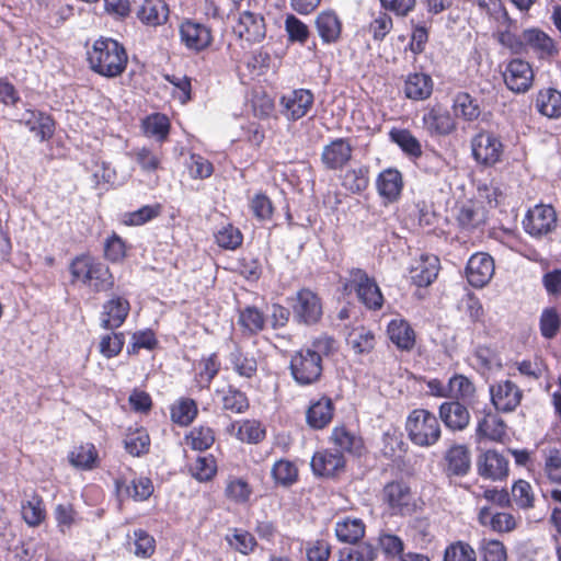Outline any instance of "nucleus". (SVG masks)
Listing matches in <instances>:
<instances>
[{
  "label": "nucleus",
  "instance_id": "nucleus-43",
  "mask_svg": "<svg viewBox=\"0 0 561 561\" xmlns=\"http://www.w3.org/2000/svg\"><path fill=\"white\" fill-rule=\"evenodd\" d=\"M22 517L31 526H38L46 517V511L41 496L33 494L31 499L22 503Z\"/></svg>",
  "mask_w": 561,
  "mask_h": 561
},
{
  "label": "nucleus",
  "instance_id": "nucleus-12",
  "mask_svg": "<svg viewBox=\"0 0 561 561\" xmlns=\"http://www.w3.org/2000/svg\"><path fill=\"white\" fill-rule=\"evenodd\" d=\"M533 81L534 71L529 62L516 58L507 64L504 82L511 91L525 93L531 88Z\"/></svg>",
  "mask_w": 561,
  "mask_h": 561
},
{
  "label": "nucleus",
  "instance_id": "nucleus-26",
  "mask_svg": "<svg viewBox=\"0 0 561 561\" xmlns=\"http://www.w3.org/2000/svg\"><path fill=\"white\" fill-rule=\"evenodd\" d=\"M141 2L137 11L138 19L148 26H158L167 22L168 5L162 0H134Z\"/></svg>",
  "mask_w": 561,
  "mask_h": 561
},
{
  "label": "nucleus",
  "instance_id": "nucleus-46",
  "mask_svg": "<svg viewBox=\"0 0 561 561\" xmlns=\"http://www.w3.org/2000/svg\"><path fill=\"white\" fill-rule=\"evenodd\" d=\"M272 477L280 485L288 486L297 481L298 469L296 465L286 459H279L272 467Z\"/></svg>",
  "mask_w": 561,
  "mask_h": 561
},
{
  "label": "nucleus",
  "instance_id": "nucleus-39",
  "mask_svg": "<svg viewBox=\"0 0 561 561\" xmlns=\"http://www.w3.org/2000/svg\"><path fill=\"white\" fill-rule=\"evenodd\" d=\"M391 141L397 144L401 150L412 157L419 158L422 154L420 141L408 129L392 128L389 133Z\"/></svg>",
  "mask_w": 561,
  "mask_h": 561
},
{
  "label": "nucleus",
  "instance_id": "nucleus-7",
  "mask_svg": "<svg viewBox=\"0 0 561 561\" xmlns=\"http://www.w3.org/2000/svg\"><path fill=\"white\" fill-rule=\"evenodd\" d=\"M295 321L304 324H316L320 321L323 308L320 297L309 288L297 291L291 304Z\"/></svg>",
  "mask_w": 561,
  "mask_h": 561
},
{
  "label": "nucleus",
  "instance_id": "nucleus-60",
  "mask_svg": "<svg viewBox=\"0 0 561 561\" xmlns=\"http://www.w3.org/2000/svg\"><path fill=\"white\" fill-rule=\"evenodd\" d=\"M134 157L144 172L151 173L159 169L162 156L160 151L142 147L135 150Z\"/></svg>",
  "mask_w": 561,
  "mask_h": 561
},
{
  "label": "nucleus",
  "instance_id": "nucleus-50",
  "mask_svg": "<svg viewBox=\"0 0 561 561\" xmlns=\"http://www.w3.org/2000/svg\"><path fill=\"white\" fill-rule=\"evenodd\" d=\"M230 363L233 370L241 377L251 378L257 370V363L253 356L236 350L230 354Z\"/></svg>",
  "mask_w": 561,
  "mask_h": 561
},
{
  "label": "nucleus",
  "instance_id": "nucleus-54",
  "mask_svg": "<svg viewBox=\"0 0 561 561\" xmlns=\"http://www.w3.org/2000/svg\"><path fill=\"white\" fill-rule=\"evenodd\" d=\"M32 117L26 122L30 130L35 134L41 141L49 139L55 130L54 121L42 113H32Z\"/></svg>",
  "mask_w": 561,
  "mask_h": 561
},
{
  "label": "nucleus",
  "instance_id": "nucleus-31",
  "mask_svg": "<svg viewBox=\"0 0 561 561\" xmlns=\"http://www.w3.org/2000/svg\"><path fill=\"white\" fill-rule=\"evenodd\" d=\"M535 106L548 118L561 117V92L553 88L541 89L537 93Z\"/></svg>",
  "mask_w": 561,
  "mask_h": 561
},
{
  "label": "nucleus",
  "instance_id": "nucleus-4",
  "mask_svg": "<svg viewBox=\"0 0 561 561\" xmlns=\"http://www.w3.org/2000/svg\"><path fill=\"white\" fill-rule=\"evenodd\" d=\"M354 290L359 301L370 310H379L383 296L376 280L360 268H352L345 284V289Z\"/></svg>",
  "mask_w": 561,
  "mask_h": 561
},
{
  "label": "nucleus",
  "instance_id": "nucleus-18",
  "mask_svg": "<svg viewBox=\"0 0 561 561\" xmlns=\"http://www.w3.org/2000/svg\"><path fill=\"white\" fill-rule=\"evenodd\" d=\"M479 524L497 534L511 533L517 527V518L508 512H499L491 506H482L478 512Z\"/></svg>",
  "mask_w": 561,
  "mask_h": 561
},
{
  "label": "nucleus",
  "instance_id": "nucleus-53",
  "mask_svg": "<svg viewBox=\"0 0 561 561\" xmlns=\"http://www.w3.org/2000/svg\"><path fill=\"white\" fill-rule=\"evenodd\" d=\"M368 174L367 167L348 170L343 176V186L352 193H360L368 186Z\"/></svg>",
  "mask_w": 561,
  "mask_h": 561
},
{
  "label": "nucleus",
  "instance_id": "nucleus-27",
  "mask_svg": "<svg viewBox=\"0 0 561 561\" xmlns=\"http://www.w3.org/2000/svg\"><path fill=\"white\" fill-rule=\"evenodd\" d=\"M334 414V405L330 398L322 397L312 402L307 411V423L314 430H322L330 424Z\"/></svg>",
  "mask_w": 561,
  "mask_h": 561
},
{
  "label": "nucleus",
  "instance_id": "nucleus-11",
  "mask_svg": "<svg viewBox=\"0 0 561 561\" xmlns=\"http://www.w3.org/2000/svg\"><path fill=\"white\" fill-rule=\"evenodd\" d=\"M494 261L491 255L478 252L471 255L466 267V277L476 288H482L490 283L494 275Z\"/></svg>",
  "mask_w": 561,
  "mask_h": 561
},
{
  "label": "nucleus",
  "instance_id": "nucleus-64",
  "mask_svg": "<svg viewBox=\"0 0 561 561\" xmlns=\"http://www.w3.org/2000/svg\"><path fill=\"white\" fill-rule=\"evenodd\" d=\"M480 550L483 561H506V549L500 540L483 539Z\"/></svg>",
  "mask_w": 561,
  "mask_h": 561
},
{
  "label": "nucleus",
  "instance_id": "nucleus-44",
  "mask_svg": "<svg viewBox=\"0 0 561 561\" xmlns=\"http://www.w3.org/2000/svg\"><path fill=\"white\" fill-rule=\"evenodd\" d=\"M162 206L158 203L145 205L141 208L125 213L122 222L126 226H141L160 216Z\"/></svg>",
  "mask_w": 561,
  "mask_h": 561
},
{
  "label": "nucleus",
  "instance_id": "nucleus-55",
  "mask_svg": "<svg viewBox=\"0 0 561 561\" xmlns=\"http://www.w3.org/2000/svg\"><path fill=\"white\" fill-rule=\"evenodd\" d=\"M125 449L131 456H140L148 451L150 445V438L148 433L140 428L130 432L124 439Z\"/></svg>",
  "mask_w": 561,
  "mask_h": 561
},
{
  "label": "nucleus",
  "instance_id": "nucleus-8",
  "mask_svg": "<svg viewBox=\"0 0 561 561\" xmlns=\"http://www.w3.org/2000/svg\"><path fill=\"white\" fill-rule=\"evenodd\" d=\"M524 229L534 237L551 232L557 226V214L551 205L539 204L529 209L523 220Z\"/></svg>",
  "mask_w": 561,
  "mask_h": 561
},
{
  "label": "nucleus",
  "instance_id": "nucleus-22",
  "mask_svg": "<svg viewBox=\"0 0 561 561\" xmlns=\"http://www.w3.org/2000/svg\"><path fill=\"white\" fill-rule=\"evenodd\" d=\"M316 30L323 44H335L342 34V22L334 11L320 12L314 21Z\"/></svg>",
  "mask_w": 561,
  "mask_h": 561
},
{
  "label": "nucleus",
  "instance_id": "nucleus-42",
  "mask_svg": "<svg viewBox=\"0 0 561 561\" xmlns=\"http://www.w3.org/2000/svg\"><path fill=\"white\" fill-rule=\"evenodd\" d=\"M221 396L222 408L232 413H243L249 408V400L242 391L229 386L227 389L218 390Z\"/></svg>",
  "mask_w": 561,
  "mask_h": 561
},
{
  "label": "nucleus",
  "instance_id": "nucleus-49",
  "mask_svg": "<svg viewBox=\"0 0 561 561\" xmlns=\"http://www.w3.org/2000/svg\"><path fill=\"white\" fill-rule=\"evenodd\" d=\"M197 414V407L192 399H181L171 409V419L180 425H188Z\"/></svg>",
  "mask_w": 561,
  "mask_h": 561
},
{
  "label": "nucleus",
  "instance_id": "nucleus-10",
  "mask_svg": "<svg viewBox=\"0 0 561 561\" xmlns=\"http://www.w3.org/2000/svg\"><path fill=\"white\" fill-rule=\"evenodd\" d=\"M491 401L500 412L514 411L522 401L523 392L519 387L511 380H501L490 387Z\"/></svg>",
  "mask_w": 561,
  "mask_h": 561
},
{
  "label": "nucleus",
  "instance_id": "nucleus-51",
  "mask_svg": "<svg viewBox=\"0 0 561 561\" xmlns=\"http://www.w3.org/2000/svg\"><path fill=\"white\" fill-rule=\"evenodd\" d=\"M512 500L522 510H529L535 504V493L526 480H517L512 486Z\"/></svg>",
  "mask_w": 561,
  "mask_h": 561
},
{
  "label": "nucleus",
  "instance_id": "nucleus-14",
  "mask_svg": "<svg viewBox=\"0 0 561 561\" xmlns=\"http://www.w3.org/2000/svg\"><path fill=\"white\" fill-rule=\"evenodd\" d=\"M234 33L248 43H260L266 36L265 20L262 14L251 11L240 13Z\"/></svg>",
  "mask_w": 561,
  "mask_h": 561
},
{
  "label": "nucleus",
  "instance_id": "nucleus-17",
  "mask_svg": "<svg viewBox=\"0 0 561 561\" xmlns=\"http://www.w3.org/2000/svg\"><path fill=\"white\" fill-rule=\"evenodd\" d=\"M353 154V146L348 139L336 138L323 147L321 161L328 170L343 169Z\"/></svg>",
  "mask_w": 561,
  "mask_h": 561
},
{
  "label": "nucleus",
  "instance_id": "nucleus-5",
  "mask_svg": "<svg viewBox=\"0 0 561 561\" xmlns=\"http://www.w3.org/2000/svg\"><path fill=\"white\" fill-rule=\"evenodd\" d=\"M471 152L477 163L493 167L502 159L504 146L499 136L489 130H481L471 138Z\"/></svg>",
  "mask_w": 561,
  "mask_h": 561
},
{
  "label": "nucleus",
  "instance_id": "nucleus-58",
  "mask_svg": "<svg viewBox=\"0 0 561 561\" xmlns=\"http://www.w3.org/2000/svg\"><path fill=\"white\" fill-rule=\"evenodd\" d=\"M225 493L230 501L245 503L252 494V489L249 483L241 478H229Z\"/></svg>",
  "mask_w": 561,
  "mask_h": 561
},
{
  "label": "nucleus",
  "instance_id": "nucleus-13",
  "mask_svg": "<svg viewBox=\"0 0 561 561\" xmlns=\"http://www.w3.org/2000/svg\"><path fill=\"white\" fill-rule=\"evenodd\" d=\"M180 38L187 49L195 53L206 49L213 41L209 27L192 20L181 23Z\"/></svg>",
  "mask_w": 561,
  "mask_h": 561
},
{
  "label": "nucleus",
  "instance_id": "nucleus-1",
  "mask_svg": "<svg viewBox=\"0 0 561 561\" xmlns=\"http://www.w3.org/2000/svg\"><path fill=\"white\" fill-rule=\"evenodd\" d=\"M88 61L95 73L116 78L125 71L128 56L121 43L110 37H101L88 50Z\"/></svg>",
  "mask_w": 561,
  "mask_h": 561
},
{
  "label": "nucleus",
  "instance_id": "nucleus-3",
  "mask_svg": "<svg viewBox=\"0 0 561 561\" xmlns=\"http://www.w3.org/2000/svg\"><path fill=\"white\" fill-rule=\"evenodd\" d=\"M405 431L410 440L420 447L434 446L440 438L442 430L434 413L414 409L408 415Z\"/></svg>",
  "mask_w": 561,
  "mask_h": 561
},
{
  "label": "nucleus",
  "instance_id": "nucleus-37",
  "mask_svg": "<svg viewBox=\"0 0 561 561\" xmlns=\"http://www.w3.org/2000/svg\"><path fill=\"white\" fill-rule=\"evenodd\" d=\"M70 463L82 470H91L98 463V451L93 444L87 443L75 447L69 453Z\"/></svg>",
  "mask_w": 561,
  "mask_h": 561
},
{
  "label": "nucleus",
  "instance_id": "nucleus-57",
  "mask_svg": "<svg viewBox=\"0 0 561 561\" xmlns=\"http://www.w3.org/2000/svg\"><path fill=\"white\" fill-rule=\"evenodd\" d=\"M543 472L546 478L556 484H561V451L550 448L545 454Z\"/></svg>",
  "mask_w": 561,
  "mask_h": 561
},
{
  "label": "nucleus",
  "instance_id": "nucleus-9",
  "mask_svg": "<svg viewBox=\"0 0 561 561\" xmlns=\"http://www.w3.org/2000/svg\"><path fill=\"white\" fill-rule=\"evenodd\" d=\"M313 94L307 89L293 90L280 98L282 114L288 121H298L312 108Z\"/></svg>",
  "mask_w": 561,
  "mask_h": 561
},
{
  "label": "nucleus",
  "instance_id": "nucleus-24",
  "mask_svg": "<svg viewBox=\"0 0 561 561\" xmlns=\"http://www.w3.org/2000/svg\"><path fill=\"white\" fill-rule=\"evenodd\" d=\"M423 127L431 135L445 136L453 133L456 123L453 116L445 110L433 107L423 115Z\"/></svg>",
  "mask_w": 561,
  "mask_h": 561
},
{
  "label": "nucleus",
  "instance_id": "nucleus-20",
  "mask_svg": "<svg viewBox=\"0 0 561 561\" xmlns=\"http://www.w3.org/2000/svg\"><path fill=\"white\" fill-rule=\"evenodd\" d=\"M344 467L345 458L336 450L323 449L317 451L311 459L312 471L319 477H334L340 473Z\"/></svg>",
  "mask_w": 561,
  "mask_h": 561
},
{
  "label": "nucleus",
  "instance_id": "nucleus-36",
  "mask_svg": "<svg viewBox=\"0 0 561 561\" xmlns=\"http://www.w3.org/2000/svg\"><path fill=\"white\" fill-rule=\"evenodd\" d=\"M453 112L456 117L462 118L467 122L476 121L481 110L477 101L466 92L456 94L453 102Z\"/></svg>",
  "mask_w": 561,
  "mask_h": 561
},
{
  "label": "nucleus",
  "instance_id": "nucleus-32",
  "mask_svg": "<svg viewBox=\"0 0 561 561\" xmlns=\"http://www.w3.org/2000/svg\"><path fill=\"white\" fill-rule=\"evenodd\" d=\"M447 471L453 476H465L471 467L470 451L465 445H454L445 454Z\"/></svg>",
  "mask_w": 561,
  "mask_h": 561
},
{
  "label": "nucleus",
  "instance_id": "nucleus-62",
  "mask_svg": "<svg viewBox=\"0 0 561 561\" xmlns=\"http://www.w3.org/2000/svg\"><path fill=\"white\" fill-rule=\"evenodd\" d=\"M220 364L217 359L216 354H211L206 358H203L199 363V371L196 377V381L201 388L208 387L217 375Z\"/></svg>",
  "mask_w": 561,
  "mask_h": 561
},
{
  "label": "nucleus",
  "instance_id": "nucleus-63",
  "mask_svg": "<svg viewBox=\"0 0 561 561\" xmlns=\"http://www.w3.org/2000/svg\"><path fill=\"white\" fill-rule=\"evenodd\" d=\"M228 543L242 554H249L256 546V540L252 534L243 529H234L230 537H227Z\"/></svg>",
  "mask_w": 561,
  "mask_h": 561
},
{
  "label": "nucleus",
  "instance_id": "nucleus-47",
  "mask_svg": "<svg viewBox=\"0 0 561 561\" xmlns=\"http://www.w3.org/2000/svg\"><path fill=\"white\" fill-rule=\"evenodd\" d=\"M190 472L199 482L211 480L217 472L216 460L213 456H201L190 465Z\"/></svg>",
  "mask_w": 561,
  "mask_h": 561
},
{
  "label": "nucleus",
  "instance_id": "nucleus-52",
  "mask_svg": "<svg viewBox=\"0 0 561 561\" xmlns=\"http://www.w3.org/2000/svg\"><path fill=\"white\" fill-rule=\"evenodd\" d=\"M215 240L222 249L236 250L242 244L243 236L238 228L227 224L216 231Z\"/></svg>",
  "mask_w": 561,
  "mask_h": 561
},
{
  "label": "nucleus",
  "instance_id": "nucleus-25",
  "mask_svg": "<svg viewBox=\"0 0 561 561\" xmlns=\"http://www.w3.org/2000/svg\"><path fill=\"white\" fill-rule=\"evenodd\" d=\"M379 195L387 202H396L402 192L403 181L401 173L396 169L383 170L376 181Z\"/></svg>",
  "mask_w": 561,
  "mask_h": 561
},
{
  "label": "nucleus",
  "instance_id": "nucleus-41",
  "mask_svg": "<svg viewBox=\"0 0 561 561\" xmlns=\"http://www.w3.org/2000/svg\"><path fill=\"white\" fill-rule=\"evenodd\" d=\"M185 443L194 450H206L215 443V432L206 425L195 426L185 436Z\"/></svg>",
  "mask_w": 561,
  "mask_h": 561
},
{
  "label": "nucleus",
  "instance_id": "nucleus-35",
  "mask_svg": "<svg viewBox=\"0 0 561 561\" xmlns=\"http://www.w3.org/2000/svg\"><path fill=\"white\" fill-rule=\"evenodd\" d=\"M433 91V81L425 73L410 75L405 80L404 92L409 99L425 100Z\"/></svg>",
  "mask_w": 561,
  "mask_h": 561
},
{
  "label": "nucleus",
  "instance_id": "nucleus-45",
  "mask_svg": "<svg viewBox=\"0 0 561 561\" xmlns=\"http://www.w3.org/2000/svg\"><path fill=\"white\" fill-rule=\"evenodd\" d=\"M142 128L147 136L153 137L157 140H164L169 134L170 122L169 118L160 113H154L147 116L142 122Z\"/></svg>",
  "mask_w": 561,
  "mask_h": 561
},
{
  "label": "nucleus",
  "instance_id": "nucleus-15",
  "mask_svg": "<svg viewBox=\"0 0 561 561\" xmlns=\"http://www.w3.org/2000/svg\"><path fill=\"white\" fill-rule=\"evenodd\" d=\"M525 53L531 51L540 59H550L559 53L554 41L543 31L537 27L523 31Z\"/></svg>",
  "mask_w": 561,
  "mask_h": 561
},
{
  "label": "nucleus",
  "instance_id": "nucleus-23",
  "mask_svg": "<svg viewBox=\"0 0 561 561\" xmlns=\"http://www.w3.org/2000/svg\"><path fill=\"white\" fill-rule=\"evenodd\" d=\"M439 417L451 431H462L470 422V413L459 401L444 402L439 407Z\"/></svg>",
  "mask_w": 561,
  "mask_h": 561
},
{
  "label": "nucleus",
  "instance_id": "nucleus-34",
  "mask_svg": "<svg viewBox=\"0 0 561 561\" xmlns=\"http://www.w3.org/2000/svg\"><path fill=\"white\" fill-rule=\"evenodd\" d=\"M227 432L236 436L239 440L250 444H256L265 436V431L262 428L261 424L254 420L233 422L228 426Z\"/></svg>",
  "mask_w": 561,
  "mask_h": 561
},
{
  "label": "nucleus",
  "instance_id": "nucleus-16",
  "mask_svg": "<svg viewBox=\"0 0 561 561\" xmlns=\"http://www.w3.org/2000/svg\"><path fill=\"white\" fill-rule=\"evenodd\" d=\"M477 470L484 479L503 480L508 476V460L496 450H486L478 457Z\"/></svg>",
  "mask_w": 561,
  "mask_h": 561
},
{
  "label": "nucleus",
  "instance_id": "nucleus-33",
  "mask_svg": "<svg viewBox=\"0 0 561 561\" xmlns=\"http://www.w3.org/2000/svg\"><path fill=\"white\" fill-rule=\"evenodd\" d=\"M365 524L360 518L345 517L335 524L339 541L354 545L365 536Z\"/></svg>",
  "mask_w": 561,
  "mask_h": 561
},
{
  "label": "nucleus",
  "instance_id": "nucleus-2",
  "mask_svg": "<svg viewBox=\"0 0 561 561\" xmlns=\"http://www.w3.org/2000/svg\"><path fill=\"white\" fill-rule=\"evenodd\" d=\"M72 282H80L92 291H107L114 286V277L110 268L89 255L77 256L70 264Z\"/></svg>",
  "mask_w": 561,
  "mask_h": 561
},
{
  "label": "nucleus",
  "instance_id": "nucleus-59",
  "mask_svg": "<svg viewBox=\"0 0 561 561\" xmlns=\"http://www.w3.org/2000/svg\"><path fill=\"white\" fill-rule=\"evenodd\" d=\"M285 31L290 42L305 44L310 35L309 27L294 14H288L285 19Z\"/></svg>",
  "mask_w": 561,
  "mask_h": 561
},
{
  "label": "nucleus",
  "instance_id": "nucleus-56",
  "mask_svg": "<svg viewBox=\"0 0 561 561\" xmlns=\"http://www.w3.org/2000/svg\"><path fill=\"white\" fill-rule=\"evenodd\" d=\"M385 494L392 507L403 508L411 500L410 489L402 482H392L385 488Z\"/></svg>",
  "mask_w": 561,
  "mask_h": 561
},
{
  "label": "nucleus",
  "instance_id": "nucleus-28",
  "mask_svg": "<svg viewBox=\"0 0 561 561\" xmlns=\"http://www.w3.org/2000/svg\"><path fill=\"white\" fill-rule=\"evenodd\" d=\"M439 260L435 255H423L411 268V279L419 287L431 285L437 277Z\"/></svg>",
  "mask_w": 561,
  "mask_h": 561
},
{
  "label": "nucleus",
  "instance_id": "nucleus-40",
  "mask_svg": "<svg viewBox=\"0 0 561 561\" xmlns=\"http://www.w3.org/2000/svg\"><path fill=\"white\" fill-rule=\"evenodd\" d=\"M346 342L356 354H364L374 348L375 336L365 327H357L348 333Z\"/></svg>",
  "mask_w": 561,
  "mask_h": 561
},
{
  "label": "nucleus",
  "instance_id": "nucleus-19",
  "mask_svg": "<svg viewBox=\"0 0 561 561\" xmlns=\"http://www.w3.org/2000/svg\"><path fill=\"white\" fill-rule=\"evenodd\" d=\"M130 310L129 301L119 296H114L102 306L101 327L105 330L119 328L127 318Z\"/></svg>",
  "mask_w": 561,
  "mask_h": 561
},
{
  "label": "nucleus",
  "instance_id": "nucleus-48",
  "mask_svg": "<svg viewBox=\"0 0 561 561\" xmlns=\"http://www.w3.org/2000/svg\"><path fill=\"white\" fill-rule=\"evenodd\" d=\"M238 322L247 333L255 334L263 330L265 317L257 308L247 307L240 311Z\"/></svg>",
  "mask_w": 561,
  "mask_h": 561
},
{
  "label": "nucleus",
  "instance_id": "nucleus-6",
  "mask_svg": "<svg viewBox=\"0 0 561 561\" xmlns=\"http://www.w3.org/2000/svg\"><path fill=\"white\" fill-rule=\"evenodd\" d=\"M290 371L295 381L307 386L316 382L322 374V358L309 348L297 352L290 360Z\"/></svg>",
  "mask_w": 561,
  "mask_h": 561
},
{
  "label": "nucleus",
  "instance_id": "nucleus-61",
  "mask_svg": "<svg viewBox=\"0 0 561 561\" xmlns=\"http://www.w3.org/2000/svg\"><path fill=\"white\" fill-rule=\"evenodd\" d=\"M444 561H477V554L469 543L456 541L446 548Z\"/></svg>",
  "mask_w": 561,
  "mask_h": 561
},
{
  "label": "nucleus",
  "instance_id": "nucleus-30",
  "mask_svg": "<svg viewBox=\"0 0 561 561\" xmlns=\"http://www.w3.org/2000/svg\"><path fill=\"white\" fill-rule=\"evenodd\" d=\"M387 332L389 339L398 348L410 351L415 344V333L411 325L403 319H393L389 322Z\"/></svg>",
  "mask_w": 561,
  "mask_h": 561
},
{
  "label": "nucleus",
  "instance_id": "nucleus-38",
  "mask_svg": "<svg viewBox=\"0 0 561 561\" xmlns=\"http://www.w3.org/2000/svg\"><path fill=\"white\" fill-rule=\"evenodd\" d=\"M449 398L471 403L474 400L476 387L473 382L463 375H455L448 380Z\"/></svg>",
  "mask_w": 561,
  "mask_h": 561
},
{
  "label": "nucleus",
  "instance_id": "nucleus-29",
  "mask_svg": "<svg viewBox=\"0 0 561 561\" xmlns=\"http://www.w3.org/2000/svg\"><path fill=\"white\" fill-rule=\"evenodd\" d=\"M476 434L479 439L503 442L506 436V425L501 417L489 412L478 421Z\"/></svg>",
  "mask_w": 561,
  "mask_h": 561
},
{
  "label": "nucleus",
  "instance_id": "nucleus-21",
  "mask_svg": "<svg viewBox=\"0 0 561 561\" xmlns=\"http://www.w3.org/2000/svg\"><path fill=\"white\" fill-rule=\"evenodd\" d=\"M330 440L335 446V450L342 455L346 453L354 457H360L365 453L363 438L344 426L334 427Z\"/></svg>",
  "mask_w": 561,
  "mask_h": 561
}]
</instances>
